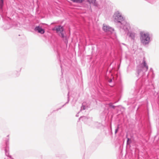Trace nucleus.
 <instances>
[{
	"mask_svg": "<svg viewBox=\"0 0 159 159\" xmlns=\"http://www.w3.org/2000/svg\"><path fill=\"white\" fill-rule=\"evenodd\" d=\"M140 35L141 42L144 44L148 43L150 40L149 34L148 33L142 32H140Z\"/></svg>",
	"mask_w": 159,
	"mask_h": 159,
	"instance_id": "nucleus-1",
	"label": "nucleus"
},
{
	"mask_svg": "<svg viewBox=\"0 0 159 159\" xmlns=\"http://www.w3.org/2000/svg\"><path fill=\"white\" fill-rule=\"evenodd\" d=\"M53 30H56L57 34L63 39H66V37L64 34V29L61 26L55 27L52 29Z\"/></svg>",
	"mask_w": 159,
	"mask_h": 159,
	"instance_id": "nucleus-2",
	"label": "nucleus"
},
{
	"mask_svg": "<svg viewBox=\"0 0 159 159\" xmlns=\"http://www.w3.org/2000/svg\"><path fill=\"white\" fill-rule=\"evenodd\" d=\"M114 17L115 22L117 21L118 22H120L124 20L123 17L118 12L115 13L114 15Z\"/></svg>",
	"mask_w": 159,
	"mask_h": 159,
	"instance_id": "nucleus-3",
	"label": "nucleus"
},
{
	"mask_svg": "<svg viewBox=\"0 0 159 159\" xmlns=\"http://www.w3.org/2000/svg\"><path fill=\"white\" fill-rule=\"evenodd\" d=\"M34 30L36 31H37L38 33L41 34H43L44 33V29L42 28L41 27L39 26L36 27L35 28Z\"/></svg>",
	"mask_w": 159,
	"mask_h": 159,
	"instance_id": "nucleus-4",
	"label": "nucleus"
},
{
	"mask_svg": "<svg viewBox=\"0 0 159 159\" xmlns=\"http://www.w3.org/2000/svg\"><path fill=\"white\" fill-rule=\"evenodd\" d=\"M88 1L90 3H92L94 5L97 6V3L96 0H88Z\"/></svg>",
	"mask_w": 159,
	"mask_h": 159,
	"instance_id": "nucleus-5",
	"label": "nucleus"
},
{
	"mask_svg": "<svg viewBox=\"0 0 159 159\" xmlns=\"http://www.w3.org/2000/svg\"><path fill=\"white\" fill-rule=\"evenodd\" d=\"M103 29L105 31H107L109 29V27L107 25H103Z\"/></svg>",
	"mask_w": 159,
	"mask_h": 159,
	"instance_id": "nucleus-6",
	"label": "nucleus"
},
{
	"mask_svg": "<svg viewBox=\"0 0 159 159\" xmlns=\"http://www.w3.org/2000/svg\"><path fill=\"white\" fill-rule=\"evenodd\" d=\"M143 67H145L146 68V69L147 70L148 69V66L147 65V64L145 62V61L144 60H143Z\"/></svg>",
	"mask_w": 159,
	"mask_h": 159,
	"instance_id": "nucleus-7",
	"label": "nucleus"
},
{
	"mask_svg": "<svg viewBox=\"0 0 159 159\" xmlns=\"http://www.w3.org/2000/svg\"><path fill=\"white\" fill-rule=\"evenodd\" d=\"M135 34L133 33H130L129 34V36L131 37L132 38L134 39L135 37Z\"/></svg>",
	"mask_w": 159,
	"mask_h": 159,
	"instance_id": "nucleus-8",
	"label": "nucleus"
},
{
	"mask_svg": "<svg viewBox=\"0 0 159 159\" xmlns=\"http://www.w3.org/2000/svg\"><path fill=\"white\" fill-rule=\"evenodd\" d=\"M74 2H82V0H71Z\"/></svg>",
	"mask_w": 159,
	"mask_h": 159,
	"instance_id": "nucleus-9",
	"label": "nucleus"
},
{
	"mask_svg": "<svg viewBox=\"0 0 159 159\" xmlns=\"http://www.w3.org/2000/svg\"><path fill=\"white\" fill-rule=\"evenodd\" d=\"M3 5V0H0V7L1 8Z\"/></svg>",
	"mask_w": 159,
	"mask_h": 159,
	"instance_id": "nucleus-10",
	"label": "nucleus"
},
{
	"mask_svg": "<svg viewBox=\"0 0 159 159\" xmlns=\"http://www.w3.org/2000/svg\"><path fill=\"white\" fill-rule=\"evenodd\" d=\"M130 141V139H129V138L127 139V143H130L129 142V141Z\"/></svg>",
	"mask_w": 159,
	"mask_h": 159,
	"instance_id": "nucleus-11",
	"label": "nucleus"
},
{
	"mask_svg": "<svg viewBox=\"0 0 159 159\" xmlns=\"http://www.w3.org/2000/svg\"><path fill=\"white\" fill-rule=\"evenodd\" d=\"M108 81L109 82L111 83L112 82V80L111 79H109V80H108Z\"/></svg>",
	"mask_w": 159,
	"mask_h": 159,
	"instance_id": "nucleus-12",
	"label": "nucleus"
},
{
	"mask_svg": "<svg viewBox=\"0 0 159 159\" xmlns=\"http://www.w3.org/2000/svg\"><path fill=\"white\" fill-rule=\"evenodd\" d=\"M126 26H129V24H128V23H126Z\"/></svg>",
	"mask_w": 159,
	"mask_h": 159,
	"instance_id": "nucleus-13",
	"label": "nucleus"
},
{
	"mask_svg": "<svg viewBox=\"0 0 159 159\" xmlns=\"http://www.w3.org/2000/svg\"><path fill=\"white\" fill-rule=\"evenodd\" d=\"M5 152H6V154L7 156H8V153L7 152H6V150H5Z\"/></svg>",
	"mask_w": 159,
	"mask_h": 159,
	"instance_id": "nucleus-14",
	"label": "nucleus"
},
{
	"mask_svg": "<svg viewBox=\"0 0 159 159\" xmlns=\"http://www.w3.org/2000/svg\"><path fill=\"white\" fill-rule=\"evenodd\" d=\"M117 129H116V133L117 132Z\"/></svg>",
	"mask_w": 159,
	"mask_h": 159,
	"instance_id": "nucleus-15",
	"label": "nucleus"
}]
</instances>
